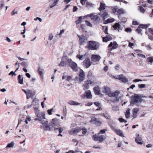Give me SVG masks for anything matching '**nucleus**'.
Listing matches in <instances>:
<instances>
[{"instance_id": "63", "label": "nucleus", "mask_w": 153, "mask_h": 153, "mask_svg": "<svg viewBox=\"0 0 153 153\" xmlns=\"http://www.w3.org/2000/svg\"><path fill=\"white\" fill-rule=\"evenodd\" d=\"M72 141H73V142L76 143V144L75 145V146H76L77 145L78 143V141L77 140H76L75 139H73L72 140Z\"/></svg>"}, {"instance_id": "14", "label": "nucleus", "mask_w": 153, "mask_h": 153, "mask_svg": "<svg viewBox=\"0 0 153 153\" xmlns=\"http://www.w3.org/2000/svg\"><path fill=\"white\" fill-rule=\"evenodd\" d=\"M102 91L106 95H108L109 97V94H111V91L110 88L108 87L104 86L102 88Z\"/></svg>"}, {"instance_id": "62", "label": "nucleus", "mask_w": 153, "mask_h": 153, "mask_svg": "<svg viewBox=\"0 0 153 153\" xmlns=\"http://www.w3.org/2000/svg\"><path fill=\"white\" fill-rule=\"evenodd\" d=\"M86 1V0H81L80 3L82 5H84L85 4Z\"/></svg>"}, {"instance_id": "25", "label": "nucleus", "mask_w": 153, "mask_h": 153, "mask_svg": "<svg viewBox=\"0 0 153 153\" xmlns=\"http://www.w3.org/2000/svg\"><path fill=\"white\" fill-rule=\"evenodd\" d=\"M113 27L115 30H116L117 28V30L119 31L120 30H121L122 28L120 27V25L119 23H116L113 26Z\"/></svg>"}, {"instance_id": "50", "label": "nucleus", "mask_w": 153, "mask_h": 153, "mask_svg": "<svg viewBox=\"0 0 153 153\" xmlns=\"http://www.w3.org/2000/svg\"><path fill=\"white\" fill-rule=\"evenodd\" d=\"M31 120L30 118L29 117H27L26 118V119L25 120V122L26 124H27L28 123V121H30Z\"/></svg>"}, {"instance_id": "42", "label": "nucleus", "mask_w": 153, "mask_h": 153, "mask_svg": "<svg viewBox=\"0 0 153 153\" xmlns=\"http://www.w3.org/2000/svg\"><path fill=\"white\" fill-rule=\"evenodd\" d=\"M149 26L147 25H140L138 27V28H140L143 29H146L148 28Z\"/></svg>"}, {"instance_id": "51", "label": "nucleus", "mask_w": 153, "mask_h": 153, "mask_svg": "<svg viewBox=\"0 0 153 153\" xmlns=\"http://www.w3.org/2000/svg\"><path fill=\"white\" fill-rule=\"evenodd\" d=\"M85 24L87 26H90V27L92 26V24L89 21H88L87 20H86V21H85Z\"/></svg>"}, {"instance_id": "18", "label": "nucleus", "mask_w": 153, "mask_h": 153, "mask_svg": "<svg viewBox=\"0 0 153 153\" xmlns=\"http://www.w3.org/2000/svg\"><path fill=\"white\" fill-rule=\"evenodd\" d=\"M83 63L86 67H89L91 66L92 62L88 58H86L83 61Z\"/></svg>"}, {"instance_id": "48", "label": "nucleus", "mask_w": 153, "mask_h": 153, "mask_svg": "<svg viewBox=\"0 0 153 153\" xmlns=\"http://www.w3.org/2000/svg\"><path fill=\"white\" fill-rule=\"evenodd\" d=\"M19 69V68H18L15 71V72H13V71H11V72H10L9 74V75H12V76H16V74H15V72H16V71L18 70Z\"/></svg>"}, {"instance_id": "33", "label": "nucleus", "mask_w": 153, "mask_h": 153, "mask_svg": "<svg viewBox=\"0 0 153 153\" xmlns=\"http://www.w3.org/2000/svg\"><path fill=\"white\" fill-rule=\"evenodd\" d=\"M82 21V16H79L78 17V19L76 20L75 22L76 25L81 23Z\"/></svg>"}, {"instance_id": "19", "label": "nucleus", "mask_w": 153, "mask_h": 153, "mask_svg": "<svg viewBox=\"0 0 153 153\" xmlns=\"http://www.w3.org/2000/svg\"><path fill=\"white\" fill-rule=\"evenodd\" d=\"M38 72L40 75L41 79L42 81H43L44 69L42 68H39L38 70Z\"/></svg>"}, {"instance_id": "7", "label": "nucleus", "mask_w": 153, "mask_h": 153, "mask_svg": "<svg viewBox=\"0 0 153 153\" xmlns=\"http://www.w3.org/2000/svg\"><path fill=\"white\" fill-rule=\"evenodd\" d=\"M141 99L140 97L137 94H135L132 98L131 104H134L137 102H140Z\"/></svg>"}, {"instance_id": "54", "label": "nucleus", "mask_w": 153, "mask_h": 153, "mask_svg": "<svg viewBox=\"0 0 153 153\" xmlns=\"http://www.w3.org/2000/svg\"><path fill=\"white\" fill-rule=\"evenodd\" d=\"M138 87L140 88H145L146 85L144 84H141L138 85Z\"/></svg>"}, {"instance_id": "57", "label": "nucleus", "mask_w": 153, "mask_h": 153, "mask_svg": "<svg viewBox=\"0 0 153 153\" xmlns=\"http://www.w3.org/2000/svg\"><path fill=\"white\" fill-rule=\"evenodd\" d=\"M15 10L14 9L11 13L12 15L13 16L14 15L18 14V12L17 11H15Z\"/></svg>"}, {"instance_id": "8", "label": "nucleus", "mask_w": 153, "mask_h": 153, "mask_svg": "<svg viewBox=\"0 0 153 153\" xmlns=\"http://www.w3.org/2000/svg\"><path fill=\"white\" fill-rule=\"evenodd\" d=\"M45 112L44 111L42 112L36 116V118H35L34 120L36 121L39 120V121H41L42 120L45 119Z\"/></svg>"}, {"instance_id": "23", "label": "nucleus", "mask_w": 153, "mask_h": 153, "mask_svg": "<svg viewBox=\"0 0 153 153\" xmlns=\"http://www.w3.org/2000/svg\"><path fill=\"white\" fill-rule=\"evenodd\" d=\"M112 39V37L109 35H107L105 37L103 38V41L104 42H107L108 41L111 40Z\"/></svg>"}, {"instance_id": "35", "label": "nucleus", "mask_w": 153, "mask_h": 153, "mask_svg": "<svg viewBox=\"0 0 153 153\" xmlns=\"http://www.w3.org/2000/svg\"><path fill=\"white\" fill-rule=\"evenodd\" d=\"M86 55V53H85V54L82 55H77V57L80 60H82L85 58V57Z\"/></svg>"}, {"instance_id": "5", "label": "nucleus", "mask_w": 153, "mask_h": 153, "mask_svg": "<svg viewBox=\"0 0 153 153\" xmlns=\"http://www.w3.org/2000/svg\"><path fill=\"white\" fill-rule=\"evenodd\" d=\"M120 93V91H116L114 92H111L110 94H109V97H114L115 98L114 99L111 100V101L114 102H115L118 101L119 99L118 97L119 94Z\"/></svg>"}, {"instance_id": "41", "label": "nucleus", "mask_w": 153, "mask_h": 153, "mask_svg": "<svg viewBox=\"0 0 153 153\" xmlns=\"http://www.w3.org/2000/svg\"><path fill=\"white\" fill-rule=\"evenodd\" d=\"M102 16L104 20H105V19L107 18L108 16V13L107 12H104L102 14Z\"/></svg>"}, {"instance_id": "43", "label": "nucleus", "mask_w": 153, "mask_h": 153, "mask_svg": "<svg viewBox=\"0 0 153 153\" xmlns=\"http://www.w3.org/2000/svg\"><path fill=\"white\" fill-rule=\"evenodd\" d=\"M112 8L113 12L114 14H115L116 12H117L118 9V8L117 6H115L113 7H112Z\"/></svg>"}, {"instance_id": "20", "label": "nucleus", "mask_w": 153, "mask_h": 153, "mask_svg": "<svg viewBox=\"0 0 153 153\" xmlns=\"http://www.w3.org/2000/svg\"><path fill=\"white\" fill-rule=\"evenodd\" d=\"M58 120L56 118H54L52 119V120L51 123V125L53 127H55L59 125Z\"/></svg>"}, {"instance_id": "46", "label": "nucleus", "mask_w": 153, "mask_h": 153, "mask_svg": "<svg viewBox=\"0 0 153 153\" xmlns=\"http://www.w3.org/2000/svg\"><path fill=\"white\" fill-rule=\"evenodd\" d=\"M14 144V143L13 142H11L10 143H9L6 146V148H10L13 147Z\"/></svg>"}, {"instance_id": "21", "label": "nucleus", "mask_w": 153, "mask_h": 153, "mask_svg": "<svg viewBox=\"0 0 153 153\" xmlns=\"http://www.w3.org/2000/svg\"><path fill=\"white\" fill-rule=\"evenodd\" d=\"M58 1V0H51L50 1L49 3V6L50 8H52L55 6Z\"/></svg>"}, {"instance_id": "39", "label": "nucleus", "mask_w": 153, "mask_h": 153, "mask_svg": "<svg viewBox=\"0 0 153 153\" xmlns=\"http://www.w3.org/2000/svg\"><path fill=\"white\" fill-rule=\"evenodd\" d=\"M94 89L95 94H100V91L99 87H95Z\"/></svg>"}, {"instance_id": "61", "label": "nucleus", "mask_w": 153, "mask_h": 153, "mask_svg": "<svg viewBox=\"0 0 153 153\" xmlns=\"http://www.w3.org/2000/svg\"><path fill=\"white\" fill-rule=\"evenodd\" d=\"M125 31L127 32H131V30L130 28H127L125 29Z\"/></svg>"}, {"instance_id": "28", "label": "nucleus", "mask_w": 153, "mask_h": 153, "mask_svg": "<svg viewBox=\"0 0 153 153\" xmlns=\"http://www.w3.org/2000/svg\"><path fill=\"white\" fill-rule=\"evenodd\" d=\"M18 80L19 81V82L21 84H23V77H21V76L20 74L18 76Z\"/></svg>"}, {"instance_id": "1", "label": "nucleus", "mask_w": 153, "mask_h": 153, "mask_svg": "<svg viewBox=\"0 0 153 153\" xmlns=\"http://www.w3.org/2000/svg\"><path fill=\"white\" fill-rule=\"evenodd\" d=\"M68 65L70 67H77V64L69 58L67 56H63L62 59V61L59 65L60 66H65Z\"/></svg>"}, {"instance_id": "16", "label": "nucleus", "mask_w": 153, "mask_h": 153, "mask_svg": "<svg viewBox=\"0 0 153 153\" xmlns=\"http://www.w3.org/2000/svg\"><path fill=\"white\" fill-rule=\"evenodd\" d=\"M90 122L92 123H94L97 124L98 126H100L102 123V122L98 120L97 118L93 117L92 118L90 121Z\"/></svg>"}, {"instance_id": "58", "label": "nucleus", "mask_w": 153, "mask_h": 153, "mask_svg": "<svg viewBox=\"0 0 153 153\" xmlns=\"http://www.w3.org/2000/svg\"><path fill=\"white\" fill-rule=\"evenodd\" d=\"M103 115L107 119H108V117H109L108 114L107 113L105 114H103Z\"/></svg>"}, {"instance_id": "52", "label": "nucleus", "mask_w": 153, "mask_h": 153, "mask_svg": "<svg viewBox=\"0 0 153 153\" xmlns=\"http://www.w3.org/2000/svg\"><path fill=\"white\" fill-rule=\"evenodd\" d=\"M118 120H119L120 122H121V123H123V122L126 123L127 122V121L126 120H124L122 118H119Z\"/></svg>"}, {"instance_id": "36", "label": "nucleus", "mask_w": 153, "mask_h": 153, "mask_svg": "<svg viewBox=\"0 0 153 153\" xmlns=\"http://www.w3.org/2000/svg\"><path fill=\"white\" fill-rule=\"evenodd\" d=\"M18 66L19 67L20 66H28V63L26 62H23L21 63H19L18 64Z\"/></svg>"}, {"instance_id": "59", "label": "nucleus", "mask_w": 153, "mask_h": 153, "mask_svg": "<svg viewBox=\"0 0 153 153\" xmlns=\"http://www.w3.org/2000/svg\"><path fill=\"white\" fill-rule=\"evenodd\" d=\"M53 110V108H51V109L48 110V113L49 115H51L52 114V111Z\"/></svg>"}, {"instance_id": "45", "label": "nucleus", "mask_w": 153, "mask_h": 153, "mask_svg": "<svg viewBox=\"0 0 153 153\" xmlns=\"http://www.w3.org/2000/svg\"><path fill=\"white\" fill-rule=\"evenodd\" d=\"M0 2L1 4L0 5V10H1L3 9V8L4 7V4L3 1H1Z\"/></svg>"}, {"instance_id": "32", "label": "nucleus", "mask_w": 153, "mask_h": 153, "mask_svg": "<svg viewBox=\"0 0 153 153\" xmlns=\"http://www.w3.org/2000/svg\"><path fill=\"white\" fill-rule=\"evenodd\" d=\"M118 45L116 42L114 41L113 42V46L112 48H110V50L111 51L112 50L115 49L116 48L118 47Z\"/></svg>"}, {"instance_id": "47", "label": "nucleus", "mask_w": 153, "mask_h": 153, "mask_svg": "<svg viewBox=\"0 0 153 153\" xmlns=\"http://www.w3.org/2000/svg\"><path fill=\"white\" fill-rule=\"evenodd\" d=\"M54 128L55 129V130H56L57 129H58L59 132V133H61L62 131H63V128H61V127H60L59 128H57L56 127H54Z\"/></svg>"}, {"instance_id": "60", "label": "nucleus", "mask_w": 153, "mask_h": 153, "mask_svg": "<svg viewBox=\"0 0 153 153\" xmlns=\"http://www.w3.org/2000/svg\"><path fill=\"white\" fill-rule=\"evenodd\" d=\"M72 79V76H67V80L70 82Z\"/></svg>"}, {"instance_id": "3", "label": "nucleus", "mask_w": 153, "mask_h": 153, "mask_svg": "<svg viewBox=\"0 0 153 153\" xmlns=\"http://www.w3.org/2000/svg\"><path fill=\"white\" fill-rule=\"evenodd\" d=\"M100 44L98 42L90 41L87 45V48L89 50H97L99 47Z\"/></svg>"}, {"instance_id": "31", "label": "nucleus", "mask_w": 153, "mask_h": 153, "mask_svg": "<svg viewBox=\"0 0 153 153\" xmlns=\"http://www.w3.org/2000/svg\"><path fill=\"white\" fill-rule=\"evenodd\" d=\"M130 108H128L126 111L125 114V115L126 118H128L130 117Z\"/></svg>"}, {"instance_id": "56", "label": "nucleus", "mask_w": 153, "mask_h": 153, "mask_svg": "<svg viewBox=\"0 0 153 153\" xmlns=\"http://www.w3.org/2000/svg\"><path fill=\"white\" fill-rule=\"evenodd\" d=\"M148 30L150 33L153 36V29L149 28Z\"/></svg>"}, {"instance_id": "12", "label": "nucleus", "mask_w": 153, "mask_h": 153, "mask_svg": "<svg viewBox=\"0 0 153 153\" xmlns=\"http://www.w3.org/2000/svg\"><path fill=\"white\" fill-rule=\"evenodd\" d=\"M114 77L116 79L121 80L123 82H126L128 81V80L127 78L123 75L115 76H114Z\"/></svg>"}, {"instance_id": "17", "label": "nucleus", "mask_w": 153, "mask_h": 153, "mask_svg": "<svg viewBox=\"0 0 153 153\" xmlns=\"http://www.w3.org/2000/svg\"><path fill=\"white\" fill-rule=\"evenodd\" d=\"M112 130L118 135L122 137H124L123 133V131L119 129H116L114 128H112Z\"/></svg>"}, {"instance_id": "24", "label": "nucleus", "mask_w": 153, "mask_h": 153, "mask_svg": "<svg viewBox=\"0 0 153 153\" xmlns=\"http://www.w3.org/2000/svg\"><path fill=\"white\" fill-rule=\"evenodd\" d=\"M68 103L69 105H78L80 104V103L76 102L73 100H70L68 102Z\"/></svg>"}, {"instance_id": "44", "label": "nucleus", "mask_w": 153, "mask_h": 153, "mask_svg": "<svg viewBox=\"0 0 153 153\" xmlns=\"http://www.w3.org/2000/svg\"><path fill=\"white\" fill-rule=\"evenodd\" d=\"M34 110L36 116L40 113L39 109L36 107L34 108Z\"/></svg>"}, {"instance_id": "2", "label": "nucleus", "mask_w": 153, "mask_h": 153, "mask_svg": "<svg viewBox=\"0 0 153 153\" xmlns=\"http://www.w3.org/2000/svg\"><path fill=\"white\" fill-rule=\"evenodd\" d=\"M81 130H82V134L79 135V136H83L85 135L87 132V130L86 128H72L71 130L68 131V132L70 134L72 135L74 134H75L78 133Z\"/></svg>"}, {"instance_id": "6", "label": "nucleus", "mask_w": 153, "mask_h": 153, "mask_svg": "<svg viewBox=\"0 0 153 153\" xmlns=\"http://www.w3.org/2000/svg\"><path fill=\"white\" fill-rule=\"evenodd\" d=\"M85 75L83 71L80 69L79 71V77H76L75 78V80H78L80 82L83 81L85 79Z\"/></svg>"}, {"instance_id": "27", "label": "nucleus", "mask_w": 153, "mask_h": 153, "mask_svg": "<svg viewBox=\"0 0 153 153\" xmlns=\"http://www.w3.org/2000/svg\"><path fill=\"white\" fill-rule=\"evenodd\" d=\"M117 14L118 17L121 14H123L125 13V11L124 10L123 8H120V9H118L117 11Z\"/></svg>"}, {"instance_id": "49", "label": "nucleus", "mask_w": 153, "mask_h": 153, "mask_svg": "<svg viewBox=\"0 0 153 153\" xmlns=\"http://www.w3.org/2000/svg\"><path fill=\"white\" fill-rule=\"evenodd\" d=\"M139 9L140 10V12H141L143 13H144L145 12V10L144 8L142 6H140L139 7Z\"/></svg>"}, {"instance_id": "34", "label": "nucleus", "mask_w": 153, "mask_h": 153, "mask_svg": "<svg viewBox=\"0 0 153 153\" xmlns=\"http://www.w3.org/2000/svg\"><path fill=\"white\" fill-rule=\"evenodd\" d=\"M105 4L104 3H101L100 4L99 10L100 11H101L102 10L105 9Z\"/></svg>"}, {"instance_id": "55", "label": "nucleus", "mask_w": 153, "mask_h": 153, "mask_svg": "<svg viewBox=\"0 0 153 153\" xmlns=\"http://www.w3.org/2000/svg\"><path fill=\"white\" fill-rule=\"evenodd\" d=\"M53 36L52 33H51L49 34V36L48 37V39L49 40H51L53 39Z\"/></svg>"}, {"instance_id": "53", "label": "nucleus", "mask_w": 153, "mask_h": 153, "mask_svg": "<svg viewBox=\"0 0 153 153\" xmlns=\"http://www.w3.org/2000/svg\"><path fill=\"white\" fill-rule=\"evenodd\" d=\"M141 31L142 30L140 28H138L136 29V31L137 32L138 34H140L141 35L142 34L141 33Z\"/></svg>"}, {"instance_id": "13", "label": "nucleus", "mask_w": 153, "mask_h": 153, "mask_svg": "<svg viewBox=\"0 0 153 153\" xmlns=\"http://www.w3.org/2000/svg\"><path fill=\"white\" fill-rule=\"evenodd\" d=\"M101 58V57L99 55L93 54L92 55L91 60L94 62H99Z\"/></svg>"}, {"instance_id": "29", "label": "nucleus", "mask_w": 153, "mask_h": 153, "mask_svg": "<svg viewBox=\"0 0 153 153\" xmlns=\"http://www.w3.org/2000/svg\"><path fill=\"white\" fill-rule=\"evenodd\" d=\"M135 141L136 143L139 144H142L143 142L141 138L138 137L135 139Z\"/></svg>"}, {"instance_id": "22", "label": "nucleus", "mask_w": 153, "mask_h": 153, "mask_svg": "<svg viewBox=\"0 0 153 153\" xmlns=\"http://www.w3.org/2000/svg\"><path fill=\"white\" fill-rule=\"evenodd\" d=\"M85 84L84 85V88L85 89H88L89 88V84H91L92 83V81L90 80H87L85 82Z\"/></svg>"}, {"instance_id": "37", "label": "nucleus", "mask_w": 153, "mask_h": 153, "mask_svg": "<svg viewBox=\"0 0 153 153\" xmlns=\"http://www.w3.org/2000/svg\"><path fill=\"white\" fill-rule=\"evenodd\" d=\"M114 21V19H108L105 20L104 23V24H106L112 22Z\"/></svg>"}, {"instance_id": "40", "label": "nucleus", "mask_w": 153, "mask_h": 153, "mask_svg": "<svg viewBox=\"0 0 153 153\" xmlns=\"http://www.w3.org/2000/svg\"><path fill=\"white\" fill-rule=\"evenodd\" d=\"M146 61L147 62H150L151 65L153 62V57H148L146 59Z\"/></svg>"}, {"instance_id": "11", "label": "nucleus", "mask_w": 153, "mask_h": 153, "mask_svg": "<svg viewBox=\"0 0 153 153\" xmlns=\"http://www.w3.org/2000/svg\"><path fill=\"white\" fill-rule=\"evenodd\" d=\"M41 121V123L43 125L45 130H50V127L48 125V121L45 120V119L42 120Z\"/></svg>"}, {"instance_id": "15", "label": "nucleus", "mask_w": 153, "mask_h": 153, "mask_svg": "<svg viewBox=\"0 0 153 153\" xmlns=\"http://www.w3.org/2000/svg\"><path fill=\"white\" fill-rule=\"evenodd\" d=\"M139 111V109L138 108H135L133 109L132 116L133 118H135L137 117Z\"/></svg>"}, {"instance_id": "10", "label": "nucleus", "mask_w": 153, "mask_h": 153, "mask_svg": "<svg viewBox=\"0 0 153 153\" xmlns=\"http://www.w3.org/2000/svg\"><path fill=\"white\" fill-rule=\"evenodd\" d=\"M99 14L95 15L94 14H91L89 15V17L91 19L94 21L99 23L100 21V18L99 16Z\"/></svg>"}, {"instance_id": "26", "label": "nucleus", "mask_w": 153, "mask_h": 153, "mask_svg": "<svg viewBox=\"0 0 153 153\" xmlns=\"http://www.w3.org/2000/svg\"><path fill=\"white\" fill-rule=\"evenodd\" d=\"M86 96L88 99H91L92 97L91 93L90 90L87 91H85Z\"/></svg>"}, {"instance_id": "38", "label": "nucleus", "mask_w": 153, "mask_h": 153, "mask_svg": "<svg viewBox=\"0 0 153 153\" xmlns=\"http://www.w3.org/2000/svg\"><path fill=\"white\" fill-rule=\"evenodd\" d=\"M27 150L25 148L22 147H20L18 150V152H27Z\"/></svg>"}, {"instance_id": "9", "label": "nucleus", "mask_w": 153, "mask_h": 153, "mask_svg": "<svg viewBox=\"0 0 153 153\" xmlns=\"http://www.w3.org/2000/svg\"><path fill=\"white\" fill-rule=\"evenodd\" d=\"M77 36L79 38V42L80 45H82L86 42L87 39L85 36L78 34Z\"/></svg>"}, {"instance_id": "64", "label": "nucleus", "mask_w": 153, "mask_h": 153, "mask_svg": "<svg viewBox=\"0 0 153 153\" xmlns=\"http://www.w3.org/2000/svg\"><path fill=\"white\" fill-rule=\"evenodd\" d=\"M106 129H105L102 130L100 131L99 133L100 134V133H101V134H104V133L106 131Z\"/></svg>"}, {"instance_id": "30", "label": "nucleus", "mask_w": 153, "mask_h": 153, "mask_svg": "<svg viewBox=\"0 0 153 153\" xmlns=\"http://www.w3.org/2000/svg\"><path fill=\"white\" fill-rule=\"evenodd\" d=\"M27 98L28 99L30 98L32 95V91L30 90H27V92L26 94Z\"/></svg>"}, {"instance_id": "4", "label": "nucleus", "mask_w": 153, "mask_h": 153, "mask_svg": "<svg viewBox=\"0 0 153 153\" xmlns=\"http://www.w3.org/2000/svg\"><path fill=\"white\" fill-rule=\"evenodd\" d=\"M100 133L97 134H95L93 135V139L95 141H99V142L102 143L105 139V136L103 135H100Z\"/></svg>"}]
</instances>
